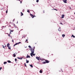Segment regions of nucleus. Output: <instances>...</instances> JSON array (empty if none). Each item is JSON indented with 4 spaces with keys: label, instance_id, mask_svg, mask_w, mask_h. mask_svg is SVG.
Instances as JSON below:
<instances>
[{
    "label": "nucleus",
    "instance_id": "41",
    "mask_svg": "<svg viewBox=\"0 0 75 75\" xmlns=\"http://www.w3.org/2000/svg\"><path fill=\"white\" fill-rule=\"evenodd\" d=\"M8 35L9 37H10V35Z\"/></svg>",
    "mask_w": 75,
    "mask_h": 75
},
{
    "label": "nucleus",
    "instance_id": "40",
    "mask_svg": "<svg viewBox=\"0 0 75 75\" xmlns=\"http://www.w3.org/2000/svg\"><path fill=\"white\" fill-rule=\"evenodd\" d=\"M60 24H62V25H63V24L62 23H61Z\"/></svg>",
    "mask_w": 75,
    "mask_h": 75
},
{
    "label": "nucleus",
    "instance_id": "45",
    "mask_svg": "<svg viewBox=\"0 0 75 75\" xmlns=\"http://www.w3.org/2000/svg\"><path fill=\"white\" fill-rule=\"evenodd\" d=\"M13 25H14V26H15V25H15V24H13Z\"/></svg>",
    "mask_w": 75,
    "mask_h": 75
},
{
    "label": "nucleus",
    "instance_id": "12",
    "mask_svg": "<svg viewBox=\"0 0 75 75\" xmlns=\"http://www.w3.org/2000/svg\"><path fill=\"white\" fill-rule=\"evenodd\" d=\"M26 63H28V62H29V61L28 60H27V59H26Z\"/></svg>",
    "mask_w": 75,
    "mask_h": 75
},
{
    "label": "nucleus",
    "instance_id": "32",
    "mask_svg": "<svg viewBox=\"0 0 75 75\" xmlns=\"http://www.w3.org/2000/svg\"><path fill=\"white\" fill-rule=\"evenodd\" d=\"M1 69H2V67H0V71H1Z\"/></svg>",
    "mask_w": 75,
    "mask_h": 75
},
{
    "label": "nucleus",
    "instance_id": "9",
    "mask_svg": "<svg viewBox=\"0 0 75 75\" xmlns=\"http://www.w3.org/2000/svg\"><path fill=\"white\" fill-rule=\"evenodd\" d=\"M13 57H16V54H15V53L14 54H13Z\"/></svg>",
    "mask_w": 75,
    "mask_h": 75
},
{
    "label": "nucleus",
    "instance_id": "21",
    "mask_svg": "<svg viewBox=\"0 0 75 75\" xmlns=\"http://www.w3.org/2000/svg\"><path fill=\"white\" fill-rule=\"evenodd\" d=\"M71 37H73L74 38H75V36H74V35H72Z\"/></svg>",
    "mask_w": 75,
    "mask_h": 75
},
{
    "label": "nucleus",
    "instance_id": "17",
    "mask_svg": "<svg viewBox=\"0 0 75 75\" xmlns=\"http://www.w3.org/2000/svg\"><path fill=\"white\" fill-rule=\"evenodd\" d=\"M7 62H4V64H7Z\"/></svg>",
    "mask_w": 75,
    "mask_h": 75
},
{
    "label": "nucleus",
    "instance_id": "4",
    "mask_svg": "<svg viewBox=\"0 0 75 75\" xmlns=\"http://www.w3.org/2000/svg\"><path fill=\"white\" fill-rule=\"evenodd\" d=\"M45 61L46 63H49V62H50V61L47 60H45Z\"/></svg>",
    "mask_w": 75,
    "mask_h": 75
},
{
    "label": "nucleus",
    "instance_id": "35",
    "mask_svg": "<svg viewBox=\"0 0 75 75\" xmlns=\"http://www.w3.org/2000/svg\"><path fill=\"white\" fill-rule=\"evenodd\" d=\"M53 10H56V11H57V9H53Z\"/></svg>",
    "mask_w": 75,
    "mask_h": 75
},
{
    "label": "nucleus",
    "instance_id": "14",
    "mask_svg": "<svg viewBox=\"0 0 75 75\" xmlns=\"http://www.w3.org/2000/svg\"><path fill=\"white\" fill-rule=\"evenodd\" d=\"M7 62H8V63H11V61H10V60L8 61Z\"/></svg>",
    "mask_w": 75,
    "mask_h": 75
},
{
    "label": "nucleus",
    "instance_id": "20",
    "mask_svg": "<svg viewBox=\"0 0 75 75\" xmlns=\"http://www.w3.org/2000/svg\"><path fill=\"white\" fill-rule=\"evenodd\" d=\"M8 47V49L9 50H11V47H9V46Z\"/></svg>",
    "mask_w": 75,
    "mask_h": 75
},
{
    "label": "nucleus",
    "instance_id": "16",
    "mask_svg": "<svg viewBox=\"0 0 75 75\" xmlns=\"http://www.w3.org/2000/svg\"><path fill=\"white\" fill-rule=\"evenodd\" d=\"M65 35H64V34H63V35H62V37H65Z\"/></svg>",
    "mask_w": 75,
    "mask_h": 75
},
{
    "label": "nucleus",
    "instance_id": "2",
    "mask_svg": "<svg viewBox=\"0 0 75 75\" xmlns=\"http://www.w3.org/2000/svg\"><path fill=\"white\" fill-rule=\"evenodd\" d=\"M30 51L31 52V53L32 52H34V49H33V48H31L30 49Z\"/></svg>",
    "mask_w": 75,
    "mask_h": 75
},
{
    "label": "nucleus",
    "instance_id": "22",
    "mask_svg": "<svg viewBox=\"0 0 75 75\" xmlns=\"http://www.w3.org/2000/svg\"><path fill=\"white\" fill-rule=\"evenodd\" d=\"M58 30L59 31H61V28H59Z\"/></svg>",
    "mask_w": 75,
    "mask_h": 75
},
{
    "label": "nucleus",
    "instance_id": "15",
    "mask_svg": "<svg viewBox=\"0 0 75 75\" xmlns=\"http://www.w3.org/2000/svg\"><path fill=\"white\" fill-rule=\"evenodd\" d=\"M40 73H42V71L41 70H40Z\"/></svg>",
    "mask_w": 75,
    "mask_h": 75
},
{
    "label": "nucleus",
    "instance_id": "8",
    "mask_svg": "<svg viewBox=\"0 0 75 75\" xmlns=\"http://www.w3.org/2000/svg\"><path fill=\"white\" fill-rule=\"evenodd\" d=\"M64 15H62L61 18H64Z\"/></svg>",
    "mask_w": 75,
    "mask_h": 75
},
{
    "label": "nucleus",
    "instance_id": "29",
    "mask_svg": "<svg viewBox=\"0 0 75 75\" xmlns=\"http://www.w3.org/2000/svg\"><path fill=\"white\" fill-rule=\"evenodd\" d=\"M28 47L29 48H31V46L30 45Z\"/></svg>",
    "mask_w": 75,
    "mask_h": 75
},
{
    "label": "nucleus",
    "instance_id": "24",
    "mask_svg": "<svg viewBox=\"0 0 75 75\" xmlns=\"http://www.w3.org/2000/svg\"><path fill=\"white\" fill-rule=\"evenodd\" d=\"M3 46V48H5H5H4V47H6V46Z\"/></svg>",
    "mask_w": 75,
    "mask_h": 75
},
{
    "label": "nucleus",
    "instance_id": "19",
    "mask_svg": "<svg viewBox=\"0 0 75 75\" xmlns=\"http://www.w3.org/2000/svg\"><path fill=\"white\" fill-rule=\"evenodd\" d=\"M8 12V9H7L6 11V14H7Z\"/></svg>",
    "mask_w": 75,
    "mask_h": 75
},
{
    "label": "nucleus",
    "instance_id": "48",
    "mask_svg": "<svg viewBox=\"0 0 75 75\" xmlns=\"http://www.w3.org/2000/svg\"><path fill=\"white\" fill-rule=\"evenodd\" d=\"M2 27H4V26H2Z\"/></svg>",
    "mask_w": 75,
    "mask_h": 75
},
{
    "label": "nucleus",
    "instance_id": "1",
    "mask_svg": "<svg viewBox=\"0 0 75 75\" xmlns=\"http://www.w3.org/2000/svg\"><path fill=\"white\" fill-rule=\"evenodd\" d=\"M34 52H33L32 53H31L30 54V55L31 56V57H33V56H35V54H34Z\"/></svg>",
    "mask_w": 75,
    "mask_h": 75
},
{
    "label": "nucleus",
    "instance_id": "30",
    "mask_svg": "<svg viewBox=\"0 0 75 75\" xmlns=\"http://www.w3.org/2000/svg\"><path fill=\"white\" fill-rule=\"evenodd\" d=\"M34 17H36V16H35V15L33 16V18H34Z\"/></svg>",
    "mask_w": 75,
    "mask_h": 75
},
{
    "label": "nucleus",
    "instance_id": "10",
    "mask_svg": "<svg viewBox=\"0 0 75 75\" xmlns=\"http://www.w3.org/2000/svg\"><path fill=\"white\" fill-rule=\"evenodd\" d=\"M21 16H23V14L22 13V12H21Z\"/></svg>",
    "mask_w": 75,
    "mask_h": 75
},
{
    "label": "nucleus",
    "instance_id": "47",
    "mask_svg": "<svg viewBox=\"0 0 75 75\" xmlns=\"http://www.w3.org/2000/svg\"><path fill=\"white\" fill-rule=\"evenodd\" d=\"M55 61V59L53 60V61Z\"/></svg>",
    "mask_w": 75,
    "mask_h": 75
},
{
    "label": "nucleus",
    "instance_id": "37",
    "mask_svg": "<svg viewBox=\"0 0 75 75\" xmlns=\"http://www.w3.org/2000/svg\"><path fill=\"white\" fill-rule=\"evenodd\" d=\"M17 58H18V59H20V58L19 57H18Z\"/></svg>",
    "mask_w": 75,
    "mask_h": 75
},
{
    "label": "nucleus",
    "instance_id": "11",
    "mask_svg": "<svg viewBox=\"0 0 75 75\" xmlns=\"http://www.w3.org/2000/svg\"><path fill=\"white\" fill-rule=\"evenodd\" d=\"M26 58H30V56H29V55H27V56Z\"/></svg>",
    "mask_w": 75,
    "mask_h": 75
},
{
    "label": "nucleus",
    "instance_id": "6",
    "mask_svg": "<svg viewBox=\"0 0 75 75\" xmlns=\"http://www.w3.org/2000/svg\"><path fill=\"white\" fill-rule=\"evenodd\" d=\"M67 0H64V1H63V2H64V3H67Z\"/></svg>",
    "mask_w": 75,
    "mask_h": 75
},
{
    "label": "nucleus",
    "instance_id": "36",
    "mask_svg": "<svg viewBox=\"0 0 75 75\" xmlns=\"http://www.w3.org/2000/svg\"><path fill=\"white\" fill-rule=\"evenodd\" d=\"M27 12H28V13H30V11H29V10H28L27 11Z\"/></svg>",
    "mask_w": 75,
    "mask_h": 75
},
{
    "label": "nucleus",
    "instance_id": "5",
    "mask_svg": "<svg viewBox=\"0 0 75 75\" xmlns=\"http://www.w3.org/2000/svg\"><path fill=\"white\" fill-rule=\"evenodd\" d=\"M36 58L37 59H38V60H39V59H40V60H41V59L39 57H36ZM39 58H40V59H39Z\"/></svg>",
    "mask_w": 75,
    "mask_h": 75
},
{
    "label": "nucleus",
    "instance_id": "44",
    "mask_svg": "<svg viewBox=\"0 0 75 75\" xmlns=\"http://www.w3.org/2000/svg\"><path fill=\"white\" fill-rule=\"evenodd\" d=\"M20 2H21V3H22V1H20Z\"/></svg>",
    "mask_w": 75,
    "mask_h": 75
},
{
    "label": "nucleus",
    "instance_id": "26",
    "mask_svg": "<svg viewBox=\"0 0 75 75\" xmlns=\"http://www.w3.org/2000/svg\"><path fill=\"white\" fill-rule=\"evenodd\" d=\"M15 60L16 62V61H17V59H16V58L15 59Z\"/></svg>",
    "mask_w": 75,
    "mask_h": 75
},
{
    "label": "nucleus",
    "instance_id": "46",
    "mask_svg": "<svg viewBox=\"0 0 75 75\" xmlns=\"http://www.w3.org/2000/svg\"><path fill=\"white\" fill-rule=\"evenodd\" d=\"M11 32H13V30H11Z\"/></svg>",
    "mask_w": 75,
    "mask_h": 75
},
{
    "label": "nucleus",
    "instance_id": "33",
    "mask_svg": "<svg viewBox=\"0 0 75 75\" xmlns=\"http://www.w3.org/2000/svg\"><path fill=\"white\" fill-rule=\"evenodd\" d=\"M12 42H14V40H13L12 41Z\"/></svg>",
    "mask_w": 75,
    "mask_h": 75
},
{
    "label": "nucleus",
    "instance_id": "31",
    "mask_svg": "<svg viewBox=\"0 0 75 75\" xmlns=\"http://www.w3.org/2000/svg\"><path fill=\"white\" fill-rule=\"evenodd\" d=\"M25 38V36H23L22 37V38Z\"/></svg>",
    "mask_w": 75,
    "mask_h": 75
},
{
    "label": "nucleus",
    "instance_id": "39",
    "mask_svg": "<svg viewBox=\"0 0 75 75\" xmlns=\"http://www.w3.org/2000/svg\"><path fill=\"white\" fill-rule=\"evenodd\" d=\"M23 11V12H24V10H23V11Z\"/></svg>",
    "mask_w": 75,
    "mask_h": 75
},
{
    "label": "nucleus",
    "instance_id": "34",
    "mask_svg": "<svg viewBox=\"0 0 75 75\" xmlns=\"http://www.w3.org/2000/svg\"><path fill=\"white\" fill-rule=\"evenodd\" d=\"M45 11L44 10L43 11V13L42 12V13H44Z\"/></svg>",
    "mask_w": 75,
    "mask_h": 75
},
{
    "label": "nucleus",
    "instance_id": "43",
    "mask_svg": "<svg viewBox=\"0 0 75 75\" xmlns=\"http://www.w3.org/2000/svg\"><path fill=\"white\" fill-rule=\"evenodd\" d=\"M3 8H1V10H3Z\"/></svg>",
    "mask_w": 75,
    "mask_h": 75
},
{
    "label": "nucleus",
    "instance_id": "38",
    "mask_svg": "<svg viewBox=\"0 0 75 75\" xmlns=\"http://www.w3.org/2000/svg\"><path fill=\"white\" fill-rule=\"evenodd\" d=\"M35 47H34L33 49L34 50V49H35Z\"/></svg>",
    "mask_w": 75,
    "mask_h": 75
},
{
    "label": "nucleus",
    "instance_id": "49",
    "mask_svg": "<svg viewBox=\"0 0 75 75\" xmlns=\"http://www.w3.org/2000/svg\"><path fill=\"white\" fill-rule=\"evenodd\" d=\"M52 10H53V9H52Z\"/></svg>",
    "mask_w": 75,
    "mask_h": 75
},
{
    "label": "nucleus",
    "instance_id": "23",
    "mask_svg": "<svg viewBox=\"0 0 75 75\" xmlns=\"http://www.w3.org/2000/svg\"><path fill=\"white\" fill-rule=\"evenodd\" d=\"M46 62H43V64H46Z\"/></svg>",
    "mask_w": 75,
    "mask_h": 75
},
{
    "label": "nucleus",
    "instance_id": "27",
    "mask_svg": "<svg viewBox=\"0 0 75 75\" xmlns=\"http://www.w3.org/2000/svg\"><path fill=\"white\" fill-rule=\"evenodd\" d=\"M24 64L25 66V67H26L27 65H26V64H25V63H24Z\"/></svg>",
    "mask_w": 75,
    "mask_h": 75
},
{
    "label": "nucleus",
    "instance_id": "13",
    "mask_svg": "<svg viewBox=\"0 0 75 75\" xmlns=\"http://www.w3.org/2000/svg\"><path fill=\"white\" fill-rule=\"evenodd\" d=\"M9 45H10V44L9 43H8L7 44V47H9Z\"/></svg>",
    "mask_w": 75,
    "mask_h": 75
},
{
    "label": "nucleus",
    "instance_id": "28",
    "mask_svg": "<svg viewBox=\"0 0 75 75\" xmlns=\"http://www.w3.org/2000/svg\"><path fill=\"white\" fill-rule=\"evenodd\" d=\"M23 59V58L22 57H20L19 59Z\"/></svg>",
    "mask_w": 75,
    "mask_h": 75
},
{
    "label": "nucleus",
    "instance_id": "25",
    "mask_svg": "<svg viewBox=\"0 0 75 75\" xmlns=\"http://www.w3.org/2000/svg\"><path fill=\"white\" fill-rule=\"evenodd\" d=\"M39 1V0H37L36 2L38 3V2Z\"/></svg>",
    "mask_w": 75,
    "mask_h": 75
},
{
    "label": "nucleus",
    "instance_id": "3",
    "mask_svg": "<svg viewBox=\"0 0 75 75\" xmlns=\"http://www.w3.org/2000/svg\"><path fill=\"white\" fill-rule=\"evenodd\" d=\"M21 42H19L18 43H17L15 44L14 45L13 47H15V45H18V44H21Z\"/></svg>",
    "mask_w": 75,
    "mask_h": 75
},
{
    "label": "nucleus",
    "instance_id": "7",
    "mask_svg": "<svg viewBox=\"0 0 75 75\" xmlns=\"http://www.w3.org/2000/svg\"><path fill=\"white\" fill-rule=\"evenodd\" d=\"M30 15H31V16L32 17V18H33V17L34 16V15L32 14H31V13L30 14Z\"/></svg>",
    "mask_w": 75,
    "mask_h": 75
},
{
    "label": "nucleus",
    "instance_id": "42",
    "mask_svg": "<svg viewBox=\"0 0 75 75\" xmlns=\"http://www.w3.org/2000/svg\"><path fill=\"white\" fill-rule=\"evenodd\" d=\"M26 41H28V40L27 39H26Z\"/></svg>",
    "mask_w": 75,
    "mask_h": 75
},
{
    "label": "nucleus",
    "instance_id": "18",
    "mask_svg": "<svg viewBox=\"0 0 75 75\" xmlns=\"http://www.w3.org/2000/svg\"><path fill=\"white\" fill-rule=\"evenodd\" d=\"M29 65L30 66V67H32V68H33V65H32V64L31 65Z\"/></svg>",
    "mask_w": 75,
    "mask_h": 75
}]
</instances>
